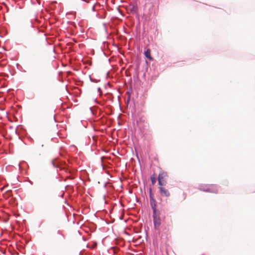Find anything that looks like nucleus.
Wrapping results in <instances>:
<instances>
[{
	"label": "nucleus",
	"instance_id": "nucleus-1",
	"mask_svg": "<svg viewBox=\"0 0 255 255\" xmlns=\"http://www.w3.org/2000/svg\"><path fill=\"white\" fill-rule=\"evenodd\" d=\"M167 175L166 172L161 171L159 173L158 177V184L160 186L165 185L166 184L165 178Z\"/></svg>",
	"mask_w": 255,
	"mask_h": 255
},
{
	"label": "nucleus",
	"instance_id": "nucleus-2",
	"mask_svg": "<svg viewBox=\"0 0 255 255\" xmlns=\"http://www.w3.org/2000/svg\"><path fill=\"white\" fill-rule=\"evenodd\" d=\"M200 189L204 191L213 193H216L217 191V187L214 185H210L208 187L206 186L205 188H201Z\"/></svg>",
	"mask_w": 255,
	"mask_h": 255
},
{
	"label": "nucleus",
	"instance_id": "nucleus-3",
	"mask_svg": "<svg viewBox=\"0 0 255 255\" xmlns=\"http://www.w3.org/2000/svg\"><path fill=\"white\" fill-rule=\"evenodd\" d=\"M150 205L153 210V214L155 215L156 212V202L151 195H150Z\"/></svg>",
	"mask_w": 255,
	"mask_h": 255
},
{
	"label": "nucleus",
	"instance_id": "nucleus-4",
	"mask_svg": "<svg viewBox=\"0 0 255 255\" xmlns=\"http://www.w3.org/2000/svg\"><path fill=\"white\" fill-rule=\"evenodd\" d=\"M160 192L162 195H164L166 197H168L170 195V193L168 190L164 188V187L160 186L159 187Z\"/></svg>",
	"mask_w": 255,
	"mask_h": 255
},
{
	"label": "nucleus",
	"instance_id": "nucleus-5",
	"mask_svg": "<svg viewBox=\"0 0 255 255\" xmlns=\"http://www.w3.org/2000/svg\"><path fill=\"white\" fill-rule=\"evenodd\" d=\"M153 222L155 227L159 226L160 225L159 219L156 217V214H153Z\"/></svg>",
	"mask_w": 255,
	"mask_h": 255
},
{
	"label": "nucleus",
	"instance_id": "nucleus-6",
	"mask_svg": "<svg viewBox=\"0 0 255 255\" xmlns=\"http://www.w3.org/2000/svg\"><path fill=\"white\" fill-rule=\"evenodd\" d=\"M144 55L147 57L148 59L151 60L152 58L150 56V52L149 50H147L146 51L144 52Z\"/></svg>",
	"mask_w": 255,
	"mask_h": 255
},
{
	"label": "nucleus",
	"instance_id": "nucleus-7",
	"mask_svg": "<svg viewBox=\"0 0 255 255\" xmlns=\"http://www.w3.org/2000/svg\"><path fill=\"white\" fill-rule=\"evenodd\" d=\"M137 11V7L133 5L132 8L131 9V12H136Z\"/></svg>",
	"mask_w": 255,
	"mask_h": 255
},
{
	"label": "nucleus",
	"instance_id": "nucleus-8",
	"mask_svg": "<svg viewBox=\"0 0 255 255\" xmlns=\"http://www.w3.org/2000/svg\"><path fill=\"white\" fill-rule=\"evenodd\" d=\"M151 181H152V184L154 183L155 180H154V178H151Z\"/></svg>",
	"mask_w": 255,
	"mask_h": 255
}]
</instances>
